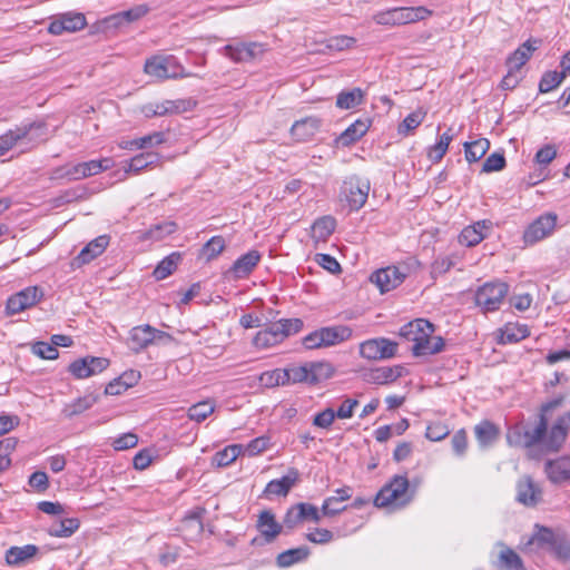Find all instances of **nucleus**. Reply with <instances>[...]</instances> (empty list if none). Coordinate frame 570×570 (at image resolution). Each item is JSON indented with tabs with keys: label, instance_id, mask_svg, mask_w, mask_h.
<instances>
[{
	"label": "nucleus",
	"instance_id": "29",
	"mask_svg": "<svg viewBox=\"0 0 570 570\" xmlns=\"http://www.w3.org/2000/svg\"><path fill=\"white\" fill-rule=\"evenodd\" d=\"M298 479V471L289 469L288 473L281 479L272 480L267 483L265 492L267 494L286 495Z\"/></svg>",
	"mask_w": 570,
	"mask_h": 570
},
{
	"label": "nucleus",
	"instance_id": "24",
	"mask_svg": "<svg viewBox=\"0 0 570 570\" xmlns=\"http://www.w3.org/2000/svg\"><path fill=\"white\" fill-rule=\"evenodd\" d=\"M39 548L35 544H26L23 547H11L6 552V562L9 566L21 567L30 562L38 553Z\"/></svg>",
	"mask_w": 570,
	"mask_h": 570
},
{
	"label": "nucleus",
	"instance_id": "33",
	"mask_svg": "<svg viewBox=\"0 0 570 570\" xmlns=\"http://www.w3.org/2000/svg\"><path fill=\"white\" fill-rule=\"evenodd\" d=\"M159 155L156 153H141L132 157L124 167L126 173L139 174L148 167L156 166L159 163Z\"/></svg>",
	"mask_w": 570,
	"mask_h": 570
},
{
	"label": "nucleus",
	"instance_id": "57",
	"mask_svg": "<svg viewBox=\"0 0 570 570\" xmlns=\"http://www.w3.org/2000/svg\"><path fill=\"white\" fill-rule=\"evenodd\" d=\"M425 117V112L422 109H417L405 117L403 122L399 126L400 134H409L410 131L417 128Z\"/></svg>",
	"mask_w": 570,
	"mask_h": 570
},
{
	"label": "nucleus",
	"instance_id": "35",
	"mask_svg": "<svg viewBox=\"0 0 570 570\" xmlns=\"http://www.w3.org/2000/svg\"><path fill=\"white\" fill-rule=\"evenodd\" d=\"M535 530L537 531L533 533L528 544H537L539 548L549 552L560 534L553 532L550 528L541 527L539 524L535 525Z\"/></svg>",
	"mask_w": 570,
	"mask_h": 570
},
{
	"label": "nucleus",
	"instance_id": "28",
	"mask_svg": "<svg viewBox=\"0 0 570 570\" xmlns=\"http://www.w3.org/2000/svg\"><path fill=\"white\" fill-rule=\"evenodd\" d=\"M368 128V120L357 119L338 136L337 144L347 147L361 139L367 132Z\"/></svg>",
	"mask_w": 570,
	"mask_h": 570
},
{
	"label": "nucleus",
	"instance_id": "11",
	"mask_svg": "<svg viewBox=\"0 0 570 570\" xmlns=\"http://www.w3.org/2000/svg\"><path fill=\"white\" fill-rule=\"evenodd\" d=\"M569 430L570 411L558 417V420L551 426L550 431H547L542 441V446L549 452H558L566 442Z\"/></svg>",
	"mask_w": 570,
	"mask_h": 570
},
{
	"label": "nucleus",
	"instance_id": "48",
	"mask_svg": "<svg viewBox=\"0 0 570 570\" xmlns=\"http://www.w3.org/2000/svg\"><path fill=\"white\" fill-rule=\"evenodd\" d=\"M450 130L449 129L448 131L443 132L440 137H439V140L435 145H433L432 147H430L429 151H428V157L433 161V163H439L443 156L445 155L448 148H449V145L450 142L452 141L453 139V135L450 134Z\"/></svg>",
	"mask_w": 570,
	"mask_h": 570
},
{
	"label": "nucleus",
	"instance_id": "23",
	"mask_svg": "<svg viewBox=\"0 0 570 570\" xmlns=\"http://www.w3.org/2000/svg\"><path fill=\"white\" fill-rule=\"evenodd\" d=\"M544 471L549 480L553 483L570 480V456L548 461Z\"/></svg>",
	"mask_w": 570,
	"mask_h": 570
},
{
	"label": "nucleus",
	"instance_id": "54",
	"mask_svg": "<svg viewBox=\"0 0 570 570\" xmlns=\"http://www.w3.org/2000/svg\"><path fill=\"white\" fill-rule=\"evenodd\" d=\"M225 249V239L222 236H213L202 248V255L212 261Z\"/></svg>",
	"mask_w": 570,
	"mask_h": 570
},
{
	"label": "nucleus",
	"instance_id": "55",
	"mask_svg": "<svg viewBox=\"0 0 570 570\" xmlns=\"http://www.w3.org/2000/svg\"><path fill=\"white\" fill-rule=\"evenodd\" d=\"M484 238H485V234L483 232H479V229H476L474 227V225H472V226L465 227L461 232V234L459 236V242L462 245L472 247V246H475L479 243H481Z\"/></svg>",
	"mask_w": 570,
	"mask_h": 570
},
{
	"label": "nucleus",
	"instance_id": "18",
	"mask_svg": "<svg viewBox=\"0 0 570 570\" xmlns=\"http://www.w3.org/2000/svg\"><path fill=\"white\" fill-rule=\"evenodd\" d=\"M256 528L266 543H272L283 530V525L276 521L275 515L269 510L259 513Z\"/></svg>",
	"mask_w": 570,
	"mask_h": 570
},
{
	"label": "nucleus",
	"instance_id": "21",
	"mask_svg": "<svg viewBox=\"0 0 570 570\" xmlns=\"http://www.w3.org/2000/svg\"><path fill=\"white\" fill-rule=\"evenodd\" d=\"M434 332V326L426 320L417 318L407 324L403 325L400 328V336L405 338L409 342H412L413 345L422 341L423 333Z\"/></svg>",
	"mask_w": 570,
	"mask_h": 570
},
{
	"label": "nucleus",
	"instance_id": "64",
	"mask_svg": "<svg viewBox=\"0 0 570 570\" xmlns=\"http://www.w3.org/2000/svg\"><path fill=\"white\" fill-rule=\"evenodd\" d=\"M505 167V158L503 154L493 153L491 154L482 165L483 173H492L502 170Z\"/></svg>",
	"mask_w": 570,
	"mask_h": 570
},
{
	"label": "nucleus",
	"instance_id": "45",
	"mask_svg": "<svg viewBox=\"0 0 570 570\" xmlns=\"http://www.w3.org/2000/svg\"><path fill=\"white\" fill-rule=\"evenodd\" d=\"M79 525L80 522L76 518L63 519L50 527L49 534L57 538H68L79 529Z\"/></svg>",
	"mask_w": 570,
	"mask_h": 570
},
{
	"label": "nucleus",
	"instance_id": "1",
	"mask_svg": "<svg viewBox=\"0 0 570 570\" xmlns=\"http://www.w3.org/2000/svg\"><path fill=\"white\" fill-rule=\"evenodd\" d=\"M414 498L410 482L405 475H394L375 495L373 503L377 508L400 509L407 505Z\"/></svg>",
	"mask_w": 570,
	"mask_h": 570
},
{
	"label": "nucleus",
	"instance_id": "46",
	"mask_svg": "<svg viewBox=\"0 0 570 570\" xmlns=\"http://www.w3.org/2000/svg\"><path fill=\"white\" fill-rule=\"evenodd\" d=\"M177 225L174 222H161L150 226L142 235V239L161 240L164 237L175 233Z\"/></svg>",
	"mask_w": 570,
	"mask_h": 570
},
{
	"label": "nucleus",
	"instance_id": "58",
	"mask_svg": "<svg viewBox=\"0 0 570 570\" xmlns=\"http://www.w3.org/2000/svg\"><path fill=\"white\" fill-rule=\"evenodd\" d=\"M306 540L315 544H327L334 540L332 531L324 528H314L305 534Z\"/></svg>",
	"mask_w": 570,
	"mask_h": 570
},
{
	"label": "nucleus",
	"instance_id": "53",
	"mask_svg": "<svg viewBox=\"0 0 570 570\" xmlns=\"http://www.w3.org/2000/svg\"><path fill=\"white\" fill-rule=\"evenodd\" d=\"M549 553L560 562H570V540L560 534Z\"/></svg>",
	"mask_w": 570,
	"mask_h": 570
},
{
	"label": "nucleus",
	"instance_id": "32",
	"mask_svg": "<svg viewBox=\"0 0 570 570\" xmlns=\"http://www.w3.org/2000/svg\"><path fill=\"white\" fill-rule=\"evenodd\" d=\"M318 331L324 347L338 344L352 336V330L347 326L323 327Z\"/></svg>",
	"mask_w": 570,
	"mask_h": 570
},
{
	"label": "nucleus",
	"instance_id": "12",
	"mask_svg": "<svg viewBox=\"0 0 570 570\" xmlns=\"http://www.w3.org/2000/svg\"><path fill=\"white\" fill-rule=\"evenodd\" d=\"M265 51V46L259 42H236L223 48L224 56L234 62H248Z\"/></svg>",
	"mask_w": 570,
	"mask_h": 570
},
{
	"label": "nucleus",
	"instance_id": "30",
	"mask_svg": "<svg viewBox=\"0 0 570 570\" xmlns=\"http://www.w3.org/2000/svg\"><path fill=\"white\" fill-rule=\"evenodd\" d=\"M278 328L279 326H276L275 322L269 324L255 335L253 344L258 348H268L282 343L284 340Z\"/></svg>",
	"mask_w": 570,
	"mask_h": 570
},
{
	"label": "nucleus",
	"instance_id": "50",
	"mask_svg": "<svg viewBox=\"0 0 570 570\" xmlns=\"http://www.w3.org/2000/svg\"><path fill=\"white\" fill-rule=\"evenodd\" d=\"M215 411V404L209 401L198 402L188 409V417L198 423L205 421Z\"/></svg>",
	"mask_w": 570,
	"mask_h": 570
},
{
	"label": "nucleus",
	"instance_id": "16",
	"mask_svg": "<svg viewBox=\"0 0 570 570\" xmlns=\"http://www.w3.org/2000/svg\"><path fill=\"white\" fill-rule=\"evenodd\" d=\"M517 501L530 508L542 501V491L530 476H523L518 481Z\"/></svg>",
	"mask_w": 570,
	"mask_h": 570
},
{
	"label": "nucleus",
	"instance_id": "47",
	"mask_svg": "<svg viewBox=\"0 0 570 570\" xmlns=\"http://www.w3.org/2000/svg\"><path fill=\"white\" fill-rule=\"evenodd\" d=\"M242 449L243 446L238 444L228 445L214 455L213 463L219 468L228 466L238 458Z\"/></svg>",
	"mask_w": 570,
	"mask_h": 570
},
{
	"label": "nucleus",
	"instance_id": "44",
	"mask_svg": "<svg viewBox=\"0 0 570 570\" xmlns=\"http://www.w3.org/2000/svg\"><path fill=\"white\" fill-rule=\"evenodd\" d=\"M535 48L529 41L520 46L507 60L508 68L520 71L523 65L530 59L532 51Z\"/></svg>",
	"mask_w": 570,
	"mask_h": 570
},
{
	"label": "nucleus",
	"instance_id": "34",
	"mask_svg": "<svg viewBox=\"0 0 570 570\" xmlns=\"http://www.w3.org/2000/svg\"><path fill=\"white\" fill-rule=\"evenodd\" d=\"M530 335L529 327L524 324L508 323L501 328L500 343L512 344L524 340Z\"/></svg>",
	"mask_w": 570,
	"mask_h": 570
},
{
	"label": "nucleus",
	"instance_id": "27",
	"mask_svg": "<svg viewBox=\"0 0 570 570\" xmlns=\"http://www.w3.org/2000/svg\"><path fill=\"white\" fill-rule=\"evenodd\" d=\"M475 439L481 448L493 445L499 439V429L492 422L484 420L474 428Z\"/></svg>",
	"mask_w": 570,
	"mask_h": 570
},
{
	"label": "nucleus",
	"instance_id": "37",
	"mask_svg": "<svg viewBox=\"0 0 570 570\" xmlns=\"http://www.w3.org/2000/svg\"><path fill=\"white\" fill-rule=\"evenodd\" d=\"M32 128L33 125L17 127L0 136V156L10 150L19 140L24 139Z\"/></svg>",
	"mask_w": 570,
	"mask_h": 570
},
{
	"label": "nucleus",
	"instance_id": "62",
	"mask_svg": "<svg viewBox=\"0 0 570 570\" xmlns=\"http://www.w3.org/2000/svg\"><path fill=\"white\" fill-rule=\"evenodd\" d=\"M500 561L508 570L523 569L521 558L511 549H505L500 552Z\"/></svg>",
	"mask_w": 570,
	"mask_h": 570
},
{
	"label": "nucleus",
	"instance_id": "17",
	"mask_svg": "<svg viewBox=\"0 0 570 570\" xmlns=\"http://www.w3.org/2000/svg\"><path fill=\"white\" fill-rule=\"evenodd\" d=\"M261 258L262 255L258 250H249L234 262L227 274L234 279L245 278L254 271Z\"/></svg>",
	"mask_w": 570,
	"mask_h": 570
},
{
	"label": "nucleus",
	"instance_id": "14",
	"mask_svg": "<svg viewBox=\"0 0 570 570\" xmlns=\"http://www.w3.org/2000/svg\"><path fill=\"white\" fill-rule=\"evenodd\" d=\"M557 224V215L546 214L537 218L523 234V239L527 244H534L547 236L554 229Z\"/></svg>",
	"mask_w": 570,
	"mask_h": 570
},
{
	"label": "nucleus",
	"instance_id": "59",
	"mask_svg": "<svg viewBox=\"0 0 570 570\" xmlns=\"http://www.w3.org/2000/svg\"><path fill=\"white\" fill-rule=\"evenodd\" d=\"M557 146L553 144H547L537 151L534 161L542 167H547L557 157Z\"/></svg>",
	"mask_w": 570,
	"mask_h": 570
},
{
	"label": "nucleus",
	"instance_id": "9",
	"mask_svg": "<svg viewBox=\"0 0 570 570\" xmlns=\"http://www.w3.org/2000/svg\"><path fill=\"white\" fill-rule=\"evenodd\" d=\"M397 352V343L380 337L363 342L360 346V354L367 360H386L395 356Z\"/></svg>",
	"mask_w": 570,
	"mask_h": 570
},
{
	"label": "nucleus",
	"instance_id": "4",
	"mask_svg": "<svg viewBox=\"0 0 570 570\" xmlns=\"http://www.w3.org/2000/svg\"><path fill=\"white\" fill-rule=\"evenodd\" d=\"M548 419L540 415L535 426H529L523 423L511 426L507 432V441L509 445L515 448L531 449L534 445H542L543 438L547 433Z\"/></svg>",
	"mask_w": 570,
	"mask_h": 570
},
{
	"label": "nucleus",
	"instance_id": "10",
	"mask_svg": "<svg viewBox=\"0 0 570 570\" xmlns=\"http://www.w3.org/2000/svg\"><path fill=\"white\" fill-rule=\"evenodd\" d=\"M42 297V288L39 286H29L8 298L6 306L7 313L10 315L18 314L36 305Z\"/></svg>",
	"mask_w": 570,
	"mask_h": 570
},
{
	"label": "nucleus",
	"instance_id": "40",
	"mask_svg": "<svg viewBox=\"0 0 570 570\" xmlns=\"http://www.w3.org/2000/svg\"><path fill=\"white\" fill-rule=\"evenodd\" d=\"M465 159L469 163L480 160L489 150L490 141L487 138H480L474 141L464 142Z\"/></svg>",
	"mask_w": 570,
	"mask_h": 570
},
{
	"label": "nucleus",
	"instance_id": "31",
	"mask_svg": "<svg viewBox=\"0 0 570 570\" xmlns=\"http://www.w3.org/2000/svg\"><path fill=\"white\" fill-rule=\"evenodd\" d=\"M149 11V7L147 4H137L126 11L114 14L107 19V22L110 26L119 27L124 22L130 23L139 20L144 16H146Z\"/></svg>",
	"mask_w": 570,
	"mask_h": 570
},
{
	"label": "nucleus",
	"instance_id": "38",
	"mask_svg": "<svg viewBox=\"0 0 570 570\" xmlns=\"http://www.w3.org/2000/svg\"><path fill=\"white\" fill-rule=\"evenodd\" d=\"M334 374V367L328 362H309V385L331 379Z\"/></svg>",
	"mask_w": 570,
	"mask_h": 570
},
{
	"label": "nucleus",
	"instance_id": "49",
	"mask_svg": "<svg viewBox=\"0 0 570 570\" xmlns=\"http://www.w3.org/2000/svg\"><path fill=\"white\" fill-rule=\"evenodd\" d=\"M126 376H127L126 374H122L118 379H115L109 384H107V386L105 389V394L119 395L122 392L127 391L128 387L132 386L134 383L139 379V373L131 371L130 376H131L132 381H130V382L125 381Z\"/></svg>",
	"mask_w": 570,
	"mask_h": 570
},
{
	"label": "nucleus",
	"instance_id": "13",
	"mask_svg": "<svg viewBox=\"0 0 570 570\" xmlns=\"http://www.w3.org/2000/svg\"><path fill=\"white\" fill-rule=\"evenodd\" d=\"M406 274L397 266H387L374 272L371 275V282L374 283L381 293L390 292L401 285Z\"/></svg>",
	"mask_w": 570,
	"mask_h": 570
},
{
	"label": "nucleus",
	"instance_id": "56",
	"mask_svg": "<svg viewBox=\"0 0 570 570\" xmlns=\"http://www.w3.org/2000/svg\"><path fill=\"white\" fill-rule=\"evenodd\" d=\"M275 324L279 326L278 330L283 340L298 333L303 328V322L299 318H282L275 322Z\"/></svg>",
	"mask_w": 570,
	"mask_h": 570
},
{
	"label": "nucleus",
	"instance_id": "2",
	"mask_svg": "<svg viewBox=\"0 0 570 570\" xmlns=\"http://www.w3.org/2000/svg\"><path fill=\"white\" fill-rule=\"evenodd\" d=\"M114 161L111 158H102L99 160H89L85 163H79L76 165H65L55 168L50 174L51 180H80L87 177H91L98 175L101 171H105L111 168Z\"/></svg>",
	"mask_w": 570,
	"mask_h": 570
},
{
	"label": "nucleus",
	"instance_id": "7",
	"mask_svg": "<svg viewBox=\"0 0 570 570\" xmlns=\"http://www.w3.org/2000/svg\"><path fill=\"white\" fill-rule=\"evenodd\" d=\"M509 292L508 284L503 282H489L479 287L475 293V303L484 312H493L500 308Z\"/></svg>",
	"mask_w": 570,
	"mask_h": 570
},
{
	"label": "nucleus",
	"instance_id": "19",
	"mask_svg": "<svg viewBox=\"0 0 570 570\" xmlns=\"http://www.w3.org/2000/svg\"><path fill=\"white\" fill-rule=\"evenodd\" d=\"M352 497V489L350 487H343L335 490V495L328 497L323 501L322 514L324 517H335L347 509V505L342 503Z\"/></svg>",
	"mask_w": 570,
	"mask_h": 570
},
{
	"label": "nucleus",
	"instance_id": "20",
	"mask_svg": "<svg viewBox=\"0 0 570 570\" xmlns=\"http://www.w3.org/2000/svg\"><path fill=\"white\" fill-rule=\"evenodd\" d=\"M321 119L317 117H306L297 120L291 128L292 137L297 141H307L312 139L320 130Z\"/></svg>",
	"mask_w": 570,
	"mask_h": 570
},
{
	"label": "nucleus",
	"instance_id": "52",
	"mask_svg": "<svg viewBox=\"0 0 570 570\" xmlns=\"http://www.w3.org/2000/svg\"><path fill=\"white\" fill-rule=\"evenodd\" d=\"M567 73L562 70L558 71H548L546 72L539 83L540 92H549L557 88L566 78Z\"/></svg>",
	"mask_w": 570,
	"mask_h": 570
},
{
	"label": "nucleus",
	"instance_id": "63",
	"mask_svg": "<svg viewBox=\"0 0 570 570\" xmlns=\"http://www.w3.org/2000/svg\"><path fill=\"white\" fill-rule=\"evenodd\" d=\"M356 39L348 36H336L327 40L326 48L330 50L342 51L354 47Z\"/></svg>",
	"mask_w": 570,
	"mask_h": 570
},
{
	"label": "nucleus",
	"instance_id": "6",
	"mask_svg": "<svg viewBox=\"0 0 570 570\" xmlns=\"http://www.w3.org/2000/svg\"><path fill=\"white\" fill-rule=\"evenodd\" d=\"M144 70L147 75L157 79L187 78L191 75L178 63L174 56H155L147 59Z\"/></svg>",
	"mask_w": 570,
	"mask_h": 570
},
{
	"label": "nucleus",
	"instance_id": "60",
	"mask_svg": "<svg viewBox=\"0 0 570 570\" xmlns=\"http://www.w3.org/2000/svg\"><path fill=\"white\" fill-rule=\"evenodd\" d=\"M296 507H297L298 515L301 517L302 522L303 521H313V522L317 523L321 521V518L323 514L320 512V510L315 505H313L311 503L301 502V503H297Z\"/></svg>",
	"mask_w": 570,
	"mask_h": 570
},
{
	"label": "nucleus",
	"instance_id": "36",
	"mask_svg": "<svg viewBox=\"0 0 570 570\" xmlns=\"http://www.w3.org/2000/svg\"><path fill=\"white\" fill-rule=\"evenodd\" d=\"M309 553V548L306 546L288 549L277 556L276 563L279 568H288L297 562L306 560Z\"/></svg>",
	"mask_w": 570,
	"mask_h": 570
},
{
	"label": "nucleus",
	"instance_id": "8",
	"mask_svg": "<svg viewBox=\"0 0 570 570\" xmlns=\"http://www.w3.org/2000/svg\"><path fill=\"white\" fill-rule=\"evenodd\" d=\"M370 181L353 176L346 179L342 186L341 195L348 204L351 210L361 209L368 197Z\"/></svg>",
	"mask_w": 570,
	"mask_h": 570
},
{
	"label": "nucleus",
	"instance_id": "25",
	"mask_svg": "<svg viewBox=\"0 0 570 570\" xmlns=\"http://www.w3.org/2000/svg\"><path fill=\"white\" fill-rule=\"evenodd\" d=\"M99 400V396L94 393L85 394L70 403H67L61 413L67 419H72L73 416H78L89 409H91Z\"/></svg>",
	"mask_w": 570,
	"mask_h": 570
},
{
	"label": "nucleus",
	"instance_id": "3",
	"mask_svg": "<svg viewBox=\"0 0 570 570\" xmlns=\"http://www.w3.org/2000/svg\"><path fill=\"white\" fill-rule=\"evenodd\" d=\"M432 10L419 7H396L384 11H379L373 16L375 23L384 27H397L414 23L426 19L432 14Z\"/></svg>",
	"mask_w": 570,
	"mask_h": 570
},
{
	"label": "nucleus",
	"instance_id": "5",
	"mask_svg": "<svg viewBox=\"0 0 570 570\" xmlns=\"http://www.w3.org/2000/svg\"><path fill=\"white\" fill-rule=\"evenodd\" d=\"M173 341L174 337L169 333L146 324L131 328L128 337V346L132 352L139 353L149 345L168 344Z\"/></svg>",
	"mask_w": 570,
	"mask_h": 570
},
{
	"label": "nucleus",
	"instance_id": "51",
	"mask_svg": "<svg viewBox=\"0 0 570 570\" xmlns=\"http://www.w3.org/2000/svg\"><path fill=\"white\" fill-rule=\"evenodd\" d=\"M285 375L284 368H275L263 372L258 381L262 386L271 389L278 385H286Z\"/></svg>",
	"mask_w": 570,
	"mask_h": 570
},
{
	"label": "nucleus",
	"instance_id": "41",
	"mask_svg": "<svg viewBox=\"0 0 570 570\" xmlns=\"http://www.w3.org/2000/svg\"><path fill=\"white\" fill-rule=\"evenodd\" d=\"M364 100V91L361 88H354L348 91H341L336 97V107L340 109H352L361 105Z\"/></svg>",
	"mask_w": 570,
	"mask_h": 570
},
{
	"label": "nucleus",
	"instance_id": "26",
	"mask_svg": "<svg viewBox=\"0 0 570 570\" xmlns=\"http://www.w3.org/2000/svg\"><path fill=\"white\" fill-rule=\"evenodd\" d=\"M403 367L400 365L396 366H382L377 368L371 370L366 375L365 380L372 384H387L402 375Z\"/></svg>",
	"mask_w": 570,
	"mask_h": 570
},
{
	"label": "nucleus",
	"instance_id": "61",
	"mask_svg": "<svg viewBox=\"0 0 570 570\" xmlns=\"http://www.w3.org/2000/svg\"><path fill=\"white\" fill-rule=\"evenodd\" d=\"M451 445L456 456L462 458L465 455L468 450V435L464 429H461L453 434Z\"/></svg>",
	"mask_w": 570,
	"mask_h": 570
},
{
	"label": "nucleus",
	"instance_id": "43",
	"mask_svg": "<svg viewBox=\"0 0 570 570\" xmlns=\"http://www.w3.org/2000/svg\"><path fill=\"white\" fill-rule=\"evenodd\" d=\"M285 381L287 384L306 383L309 384V362L301 365H292L284 368Z\"/></svg>",
	"mask_w": 570,
	"mask_h": 570
},
{
	"label": "nucleus",
	"instance_id": "22",
	"mask_svg": "<svg viewBox=\"0 0 570 570\" xmlns=\"http://www.w3.org/2000/svg\"><path fill=\"white\" fill-rule=\"evenodd\" d=\"M109 244V237L107 235H100L85 246L75 262L78 266L90 263L94 258L101 255Z\"/></svg>",
	"mask_w": 570,
	"mask_h": 570
},
{
	"label": "nucleus",
	"instance_id": "39",
	"mask_svg": "<svg viewBox=\"0 0 570 570\" xmlns=\"http://www.w3.org/2000/svg\"><path fill=\"white\" fill-rule=\"evenodd\" d=\"M336 226V220L332 216H323L316 219L312 226V236L316 240H326Z\"/></svg>",
	"mask_w": 570,
	"mask_h": 570
},
{
	"label": "nucleus",
	"instance_id": "15",
	"mask_svg": "<svg viewBox=\"0 0 570 570\" xmlns=\"http://www.w3.org/2000/svg\"><path fill=\"white\" fill-rule=\"evenodd\" d=\"M87 24L82 13L68 12L59 16L50 22L48 31L51 35L60 36L63 32H76L83 29Z\"/></svg>",
	"mask_w": 570,
	"mask_h": 570
},
{
	"label": "nucleus",
	"instance_id": "42",
	"mask_svg": "<svg viewBox=\"0 0 570 570\" xmlns=\"http://www.w3.org/2000/svg\"><path fill=\"white\" fill-rule=\"evenodd\" d=\"M181 261L180 253H171L167 257H165L155 268L154 276L156 279H165L177 268L179 262Z\"/></svg>",
	"mask_w": 570,
	"mask_h": 570
}]
</instances>
